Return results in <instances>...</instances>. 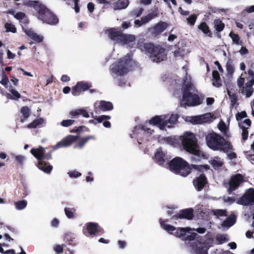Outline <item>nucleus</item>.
Listing matches in <instances>:
<instances>
[{
    "mask_svg": "<svg viewBox=\"0 0 254 254\" xmlns=\"http://www.w3.org/2000/svg\"><path fill=\"white\" fill-rule=\"evenodd\" d=\"M193 169L197 171V174H200L198 177H195L193 180V185L198 191H201L206 185L208 184L207 177L205 176L203 172L209 169V166L208 165H192Z\"/></svg>",
    "mask_w": 254,
    "mask_h": 254,
    "instance_id": "6e6552de",
    "label": "nucleus"
},
{
    "mask_svg": "<svg viewBox=\"0 0 254 254\" xmlns=\"http://www.w3.org/2000/svg\"><path fill=\"white\" fill-rule=\"evenodd\" d=\"M79 138L78 135H68L64 138L61 141L59 142L55 147H67L75 142Z\"/></svg>",
    "mask_w": 254,
    "mask_h": 254,
    "instance_id": "6ab92c4d",
    "label": "nucleus"
},
{
    "mask_svg": "<svg viewBox=\"0 0 254 254\" xmlns=\"http://www.w3.org/2000/svg\"><path fill=\"white\" fill-rule=\"evenodd\" d=\"M15 159L16 161L20 165H22L25 159V157L21 155H18L15 156Z\"/></svg>",
    "mask_w": 254,
    "mask_h": 254,
    "instance_id": "4d7b16f0",
    "label": "nucleus"
},
{
    "mask_svg": "<svg viewBox=\"0 0 254 254\" xmlns=\"http://www.w3.org/2000/svg\"><path fill=\"white\" fill-rule=\"evenodd\" d=\"M212 84L213 85L216 87H219L221 86V80L220 79V77L217 78L214 80H212Z\"/></svg>",
    "mask_w": 254,
    "mask_h": 254,
    "instance_id": "338daca9",
    "label": "nucleus"
},
{
    "mask_svg": "<svg viewBox=\"0 0 254 254\" xmlns=\"http://www.w3.org/2000/svg\"><path fill=\"white\" fill-rule=\"evenodd\" d=\"M83 128L87 129V128H86V127L83 126H80L79 127H76L74 129H72L70 131L71 132L79 133V132H81L83 130Z\"/></svg>",
    "mask_w": 254,
    "mask_h": 254,
    "instance_id": "774afa93",
    "label": "nucleus"
},
{
    "mask_svg": "<svg viewBox=\"0 0 254 254\" xmlns=\"http://www.w3.org/2000/svg\"><path fill=\"white\" fill-rule=\"evenodd\" d=\"M191 87L192 85L191 84L188 83L185 85V86L183 90L182 98L186 97L187 95H188L189 94L191 93L190 92Z\"/></svg>",
    "mask_w": 254,
    "mask_h": 254,
    "instance_id": "a18cd8bd",
    "label": "nucleus"
},
{
    "mask_svg": "<svg viewBox=\"0 0 254 254\" xmlns=\"http://www.w3.org/2000/svg\"><path fill=\"white\" fill-rule=\"evenodd\" d=\"M90 139H95V137L94 135H88L85 137H81L79 138L78 142L75 148L78 147L79 148H82L84 147L85 144Z\"/></svg>",
    "mask_w": 254,
    "mask_h": 254,
    "instance_id": "c756f323",
    "label": "nucleus"
},
{
    "mask_svg": "<svg viewBox=\"0 0 254 254\" xmlns=\"http://www.w3.org/2000/svg\"><path fill=\"white\" fill-rule=\"evenodd\" d=\"M174 55L175 57H183L184 55L183 50H181L179 48L177 50L174 52Z\"/></svg>",
    "mask_w": 254,
    "mask_h": 254,
    "instance_id": "69168bd1",
    "label": "nucleus"
},
{
    "mask_svg": "<svg viewBox=\"0 0 254 254\" xmlns=\"http://www.w3.org/2000/svg\"><path fill=\"white\" fill-rule=\"evenodd\" d=\"M68 174L71 178H77L80 176L81 175V173H79V172H77V171H71V172H68Z\"/></svg>",
    "mask_w": 254,
    "mask_h": 254,
    "instance_id": "0e129e2a",
    "label": "nucleus"
},
{
    "mask_svg": "<svg viewBox=\"0 0 254 254\" xmlns=\"http://www.w3.org/2000/svg\"><path fill=\"white\" fill-rule=\"evenodd\" d=\"M207 147L213 151L231 152L233 147L230 141L226 140L223 136L216 132H209L205 136Z\"/></svg>",
    "mask_w": 254,
    "mask_h": 254,
    "instance_id": "7ed1b4c3",
    "label": "nucleus"
},
{
    "mask_svg": "<svg viewBox=\"0 0 254 254\" xmlns=\"http://www.w3.org/2000/svg\"><path fill=\"white\" fill-rule=\"evenodd\" d=\"M4 27L6 29V32H11L12 33H15L16 32V29L14 25L10 23H5Z\"/></svg>",
    "mask_w": 254,
    "mask_h": 254,
    "instance_id": "09e8293b",
    "label": "nucleus"
},
{
    "mask_svg": "<svg viewBox=\"0 0 254 254\" xmlns=\"http://www.w3.org/2000/svg\"><path fill=\"white\" fill-rule=\"evenodd\" d=\"M135 39V36L134 35L122 33L119 44L130 45L133 44Z\"/></svg>",
    "mask_w": 254,
    "mask_h": 254,
    "instance_id": "4be33fe9",
    "label": "nucleus"
},
{
    "mask_svg": "<svg viewBox=\"0 0 254 254\" xmlns=\"http://www.w3.org/2000/svg\"><path fill=\"white\" fill-rule=\"evenodd\" d=\"M194 217V210L192 208L182 209L177 213L173 215L171 219L177 220L178 219H185L192 220Z\"/></svg>",
    "mask_w": 254,
    "mask_h": 254,
    "instance_id": "2eb2a0df",
    "label": "nucleus"
},
{
    "mask_svg": "<svg viewBox=\"0 0 254 254\" xmlns=\"http://www.w3.org/2000/svg\"><path fill=\"white\" fill-rule=\"evenodd\" d=\"M64 241L67 242L68 245L74 246L75 245L74 238L71 233H66L64 236Z\"/></svg>",
    "mask_w": 254,
    "mask_h": 254,
    "instance_id": "58836bf2",
    "label": "nucleus"
},
{
    "mask_svg": "<svg viewBox=\"0 0 254 254\" xmlns=\"http://www.w3.org/2000/svg\"><path fill=\"white\" fill-rule=\"evenodd\" d=\"M218 129L222 132L224 136L226 137H229L230 134L229 133V130L228 127H226L225 124L223 121L220 122L218 125Z\"/></svg>",
    "mask_w": 254,
    "mask_h": 254,
    "instance_id": "473e14b6",
    "label": "nucleus"
},
{
    "mask_svg": "<svg viewBox=\"0 0 254 254\" xmlns=\"http://www.w3.org/2000/svg\"><path fill=\"white\" fill-rule=\"evenodd\" d=\"M247 117V113L245 111H241V112H238L236 114V118L237 121L239 122L243 118Z\"/></svg>",
    "mask_w": 254,
    "mask_h": 254,
    "instance_id": "5fc2aeb1",
    "label": "nucleus"
},
{
    "mask_svg": "<svg viewBox=\"0 0 254 254\" xmlns=\"http://www.w3.org/2000/svg\"><path fill=\"white\" fill-rule=\"evenodd\" d=\"M205 115L194 116L192 117H188L187 121H188L193 125H200L206 122Z\"/></svg>",
    "mask_w": 254,
    "mask_h": 254,
    "instance_id": "5701e85b",
    "label": "nucleus"
},
{
    "mask_svg": "<svg viewBox=\"0 0 254 254\" xmlns=\"http://www.w3.org/2000/svg\"><path fill=\"white\" fill-rule=\"evenodd\" d=\"M66 245L65 244H63L62 246L56 245L54 247V250L57 254H60V253L63 252V248Z\"/></svg>",
    "mask_w": 254,
    "mask_h": 254,
    "instance_id": "bf43d9fd",
    "label": "nucleus"
},
{
    "mask_svg": "<svg viewBox=\"0 0 254 254\" xmlns=\"http://www.w3.org/2000/svg\"><path fill=\"white\" fill-rule=\"evenodd\" d=\"M111 117L109 115H102L99 116H96L95 120L97 121L98 123L103 122V126L106 128H110L111 127V124L110 122L108 121V120L111 119Z\"/></svg>",
    "mask_w": 254,
    "mask_h": 254,
    "instance_id": "b1692460",
    "label": "nucleus"
},
{
    "mask_svg": "<svg viewBox=\"0 0 254 254\" xmlns=\"http://www.w3.org/2000/svg\"><path fill=\"white\" fill-rule=\"evenodd\" d=\"M226 67L228 73L232 74L234 72V67L232 64V62L230 60L227 61Z\"/></svg>",
    "mask_w": 254,
    "mask_h": 254,
    "instance_id": "8fccbe9b",
    "label": "nucleus"
},
{
    "mask_svg": "<svg viewBox=\"0 0 254 254\" xmlns=\"http://www.w3.org/2000/svg\"><path fill=\"white\" fill-rule=\"evenodd\" d=\"M106 33H108L111 40L115 41L119 43L123 32L121 30L117 31L115 28H112L107 30Z\"/></svg>",
    "mask_w": 254,
    "mask_h": 254,
    "instance_id": "412c9836",
    "label": "nucleus"
},
{
    "mask_svg": "<svg viewBox=\"0 0 254 254\" xmlns=\"http://www.w3.org/2000/svg\"><path fill=\"white\" fill-rule=\"evenodd\" d=\"M69 115L72 118L78 117L79 115H82L83 117L85 118H89L90 116L88 112L83 109L72 110L69 112Z\"/></svg>",
    "mask_w": 254,
    "mask_h": 254,
    "instance_id": "cd10ccee",
    "label": "nucleus"
},
{
    "mask_svg": "<svg viewBox=\"0 0 254 254\" xmlns=\"http://www.w3.org/2000/svg\"><path fill=\"white\" fill-rule=\"evenodd\" d=\"M30 152L38 160L37 165L38 168L45 173H51L53 166L45 160H49L52 158V151L46 153L44 148L39 146L37 148L31 149Z\"/></svg>",
    "mask_w": 254,
    "mask_h": 254,
    "instance_id": "423d86ee",
    "label": "nucleus"
},
{
    "mask_svg": "<svg viewBox=\"0 0 254 254\" xmlns=\"http://www.w3.org/2000/svg\"><path fill=\"white\" fill-rule=\"evenodd\" d=\"M179 118V115L177 114H172L169 118V119L167 120H164V122H166V126H167L168 123L170 124H176Z\"/></svg>",
    "mask_w": 254,
    "mask_h": 254,
    "instance_id": "79ce46f5",
    "label": "nucleus"
},
{
    "mask_svg": "<svg viewBox=\"0 0 254 254\" xmlns=\"http://www.w3.org/2000/svg\"><path fill=\"white\" fill-rule=\"evenodd\" d=\"M92 87V84L87 81H78L72 87L71 93L73 96H78L81 93L88 90Z\"/></svg>",
    "mask_w": 254,
    "mask_h": 254,
    "instance_id": "4468645a",
    "label": "nucleus"
},
{
    "mask_svg": "<svg viewBox=\"0 0 254 254\" xmlns=\"http://www.w3.org/2000/svg\"><path fill=\"white\" fill-rule=\"evenodd\" d=\"M226 211L224 210H216L214 211V214L218 217L226 216Z\"/></svg>",
    "mask_w": 254,
    "mask_h": 254,
    "instance_id": "13d9d810",
    "label": "nucleus"
},
{
    "mask_svg": "<svg viewBox=\"0 0 254 254\" xmlns=\"http://www.w3.org/2000/svg\"><path fill=\"white\" fill-rule=\"evenodd\" d=\"M82 232L86 236L101 235L105 233L104 229L98 223L94 222L87 223Z\"/></svg>",
    "mask_w": 254,
    "mask_h": 254,
    "instance_id": "ddd939ff",
    "label": "nucleus"
},
{
    "mask_svg": "<svg viewBox=\"0 0 254 254\" xmlns=\"http://www.w3.org/2000/svg\"><path fill=\"white\" fill-rule=\"evenodd\" d=\"M244 181V176L238 173L232 175L228 183H224V186L227 189V193L231 194L237 190Z\"/></svg>",
    "mask_w": 254,
    "mask_h": 254,
    "instance_id": "9d476101",
    "label": "nucleus"
},
{
    "mask_svg": "<svg viewBox=\"0 0 254 254\" xmlns=\"http://www.w3.org/2000/svg\"><path fill=\"white\" fill-rule=\"evenodd\" d=\"M136 48L142 52L149 55L150 58L154 62L159 63L167 58V54L165 53L166 50L159 45L146 43L143 38L138 40Z\"/></svg>",
    "mask_w": 254,
    "mask_h": 254,
    "instance_id": "f03ea898",
    "label": "nucleus"
},
{
    "mask_svg": "<svg viewBox=\"0 0 254 254\" xmlns=\"http://www.w3.org/2000/svg\"><path fill=\"white\" fill-rule=\"evenodd\" d=\"M94 107L95 113L98 114L101 111L106 112V111L112 110L113 109V105L111 102L101 100L99 103H95Z\"/></svg>",
    "mask_w": 254,
    "mask_h": 254,
    "instance_id": "a211bd4d",
    "label": "nucleus"
},
{
    "mask_svg": "<svg viewBox=\"0 0 254 254\" xmlns=\"http://www.w3.org/2000/svg\"><path fill=\"white\" fill-rule=\"evenodd\" d=\"M76 209L74 208L65 207L64 208V212L66 216L69 219H73L75 217Z\"/></svg>",
    "mask_w": 254,
    "mask_h": 254,
    "instance_id": "c9c22d12",
    "label": "nucleus"
},
{
    "mask_svg": "<svg viewBox=\"0 0 254 254\" xmlns=\"http://www.w3.org/2000/svg\"><path fill=\"white\" fill-rule=\"evenodd\" d=\"M248 78H251L250 81L247 83V87H252L254 85V72L252 69L248 70Z\"/></svg>",
    "mask_w": 254,
    "mask_h": 254,
    "instance_id": "c03bdc74",
    "label": "nucleus"
},
{
    "mask_svg": "<svg viewBox=\"0 0 254 254\" xmlns=\"http://www.w3.org/2000/svg\"><path fill=\"white\" fill-rule=\"evenodd\" d=\"M211 164L214 169H218L222 167L223 163L220 161L213 159L211 161Z\"/></svg>",
    "mask_w": 254,
    "mask_h": 254,
    "instance_id": "3c124183",
    "label": "nucleus"
},
{
    "mask_svg": "<svg viewBox=\"0 0 254 254\" xmlns=\"http://www.w3.org/2000/svg\"><path fill=\"white\" fill-rule=\"evenodd\" d=\"M203 97H200L196 94L190 93L186 97L182 98V101L181 102L182 106L193 107L199 105L202 103Z\"/></svg>",
    "mask_w": 254,
    "mask_h": 254,
    "instance_id": "9b49d317",
    "label": "nucleus"
},
{
    "mask_svg": "<svg viewBox=\"0 0 254 254\" xmlns=\"http://www.w3.org/2000/svg\"><path fill=\"white\" fill-rule=\"evenodd\" d=\"M169 27V24L164 21H160L151 28L150 32L152 36L156 38H158L160 34L165 31Z\"/></svg>",
    "mask_w": 254,
    "mask_h": 254,
    "instance_id": "dca6fc26",
    "label": "nucleus"
},
{
    "mask_svg": "<svg viewBox=\"0 0 254 254\" xmlns=\"http://www.w3.org/2000/svg\"><path fill=\"white\" fill-rule=\"evenodd\" d=\"M158 15V8H156L154 11L149 13L146 16H143L141 18L142 24H146L149 22L153 18L157 17Z\"/></svg>",
    "mask_w": 254,
    "mask_h": 254,
    "instance_id": "7c9ffc66",
    "label": "nucleus"
},
{
    "mask_svg": "<svg viewBox=\"0 0 254 254\" xmlns=\"http://www.w3.org/2000/svg\"><path fill=\"white\" fill-rule=\"evenodd\" d=\"M237 203L243 206L254 205V189L247 190L237 200Z\"/></svg>",
    "mask_w": 254,
    "mask_h": 254,
    "instance_id": "f8f14e48",
    "label": "nucleus"
},
{
    "mask_svg": "<svg viewBox=\"0 0 254 254\" xmlns=\"http://www.w3.org/2000/svg\"><path fill=\"white\" fill-rule=\"evenodd\" d=\"M216 241L218 242V244L221 245L227 242L228 239H226L225 236L222 234H218L216 237Z\"/></svg>",
    "mask_w": 254,
    "mask_h": 254,
    "instance_id": "de8ad7c7",
    "label": "nucleus"
},
{
    "mask_svg": "<svg viewBox=\"0 0 254 254\" xmlns=\"http://www.w3.org/2000/svg\"><path fill=\"white\" fill-rule=\"evenodd\" d=\"M159 221L160 226L163 229L166 231L169 234H174L175 236L180 238L182 240L193 241L195 239L197 240L200 237L197 233L188 234V233H190V231H191V228L190 227H179L176 228L174 226L166 223L169 221L168 219L162 220V218H160Z\"/></svg>",
    "mask_w": 254,
    "mask_h": 254,
    "instance_id": "20e7f679",
    "label": "nucleus"
},
{
    "mask_svg": "<svg viewBox=\"0 0 254 254\" xmlns=\"http://www.w3.org/2000/svg\"><path fill=\"white\" fill-rule=\"evenodd\" d=\"M165 154L162 152L161 148L156 150L154 155V159L156 162L160 165H163L165 163Z\"/></svg>",
    "mask_w": 254,
    "mask_h": 254,
    "instance_id": "bb28decb",
    "label": "nucleus"
},
{
    "mask_svg": "<svg viewBox=\"0 0 254 254\" xmlns=\"http://www.w3.org/2000/svg\"><path fill=\"white\" fill-rule=\"evenodd\" d=\"M23 4L33 8L35 10L34 15L44 23L54 26L59 22L58 16L49 9L45 4L39 0H26Z\"/></svg>",
    "mask_w": 254,
    "mask_h": 254,
    "instance_id": "f257e3e1",
    "label": "nucleus"
},
{
    "mask_svg": "<svg viewBox=\"0 0 254 254\" xmlns=\"http://www.w3.org/2000/svg\"><path fill=\"white\" fill-rule=\"evenodd\" d=\"M10 92L11 93L12 95L13 96V97H12L11 98L13 99H17L20 98L21 96L20 94L19 93L18 91H17L15 90L14 89H11L10 90Z\"/></svg>",
    "mask_w": 254,
    "mask_h": 254,
    "instance_id": "e2e57ef3",
    "label": "nucleus"
},
{
    "mask_svg": "<svg viewBox=\"0 0 254 254\" xmlns=\"http://www.w3.org/2000/svg\"><path fill=\"white\" fill-rule=\"evenodd\" d=\"M227 94H228L231 100V107L233 108L237 103L238 96L235 93L231 92V90L229 89H227Z\"/></svg>",
    "mask_w": 254,
    "mask_h": 254,
    "instance_id": "72a5a7b5",
    "label": "nucleus"
},
{
    "mask_svg": "<svg viewBox=\"0 0 254 254\" xmlns=\"http://www.w3.org/2000/svg\"><path fill=\"white\" fill-rule=\"evenodd\" d=\"M168 168L174 173L183 177L187 176L193 169L187 161L180 157H176L168 164Z\"/></svg>",
    "mask_w": 254,
    "mask_h": 254,
    "instance_id": "0eeeda50",
    "label": "nucleus"
},
{
    "mask_svg": "<svg viewBox=\"0 0 254 254\" xmlns=\"http://www.w3.org/2000/svg\"><path fill=\"white\" fill-rule=\"evenodd\" d=\"M182 145L184 149L196 157V160L206 158L204 153L199 150L197 141L194 133L187 132L183 136Z\"/></svg>",
    "mask_w": 254,
    "mask_h": 254,
    "instance_id": "39448f33",
    "label": "nucleus"
},
{
    "mask_svg": "<svg viewBox=\"0 0 254 254\" xmlns=\"http://www.w3.org/2000/svg\"><path fill=\"white\" fill-rule=\"evenodd\" d=\"M236 220L234 217H228L223 221L222 226L223 227H230L235 223Z\"/></svg>",
    "mask_w": 254,
    "mask_h": 254,
    "instance_id": "4c0bfd02",
    "label": "nucleus"
},
{
    "mask_svg": "<svg viewBox=\"0 0 254 254\" xmlns=\"http://www.w3.org/2000/svg\"><path fill=\"white\" fill-rule=\"evenodd\" d=\"M197 28L204 34L211 38L213 36L212 32L208 26V24L205 22H201L199 25H198Z\"/></svg>",
    "mask_w": 254,
    "mask_h": 254,
    "instance_id": "a878e982",
    "label": "nucleus"
},
{
    "mask_svg": "<svg viewBox=\"0 0 254 254\" xmlns=\"http://www.w3.org/2000/svg\"><path fill=\"white\" fill-rule=\"evenodd\" d=\"M26 15L25 13H24V12L18 11L16 14H14V17L16 19L20 20L21 19L24 18Z\"/></svg>",
    "mask_w": 254,
    "mask_h": 254,
    "instance_id": "680f3d73",
    "label": "nucleus"
},
{
    "mask_svg": "<svg viewBox=\"0 0 254 254\" xmlns=\"http://www.w3.org/2000/svg\"><path fill=\"white\" fill-rule=\"evenodd\" d=\"M213 242V239L212 238H207L205 243H199V246L197 245L192 246V248L195 253L197 254H208V250H209L211 247L210 245H208L211 244Z\"/></svg>",
    "mask_w": 254,
    "mask_h": 254,
    "instance_id": "f3484780",
    "label": "nucleus"
},
{
    "mask_svg": "<svg viewBox=\"0 0 254 254\" xmlns=\"http://www.w3.org/2000/svg\"><path fill=\"white\" fill-rule=\"evenodd\" d=\"M27 205V201L25 200H19L15 203V206L17 210L24 209Z\"/></svg>",
    "mask_w": 254,
    "mask_h": 254,
    "instance_id": "a19ab883",
    "label": "nucleus"
},
{
    "mask_svg": "<svg viewBox=\"0 0 254 254\" xmlns=\"http://www.w3.org/2000/svg\"><path fill=\"white\" fill-rule=\"evenodd\" d=\"M131 63V59L127 56L120 59L118 62L112 64L110 70L118 75H124L128 72V67Z\"/></svg>",
    "mask_w": 254,
    "mask_h": 254,
    "instance_id": "1a4fd4ad",
    "label": "nucleus"
},
{
    "mask_svg": "<svg viewBox=\"0 0 254 254\" xmlns=\"http://www.w3.org/2000/svg\"><path fill=\"white\" fill-rule=\"evenodd\" d=\"M197 17V16L196 14H192L188 18H187V21L190 26H193L196 21Z\"/></svg>",
    "mask_w": 254,
    "mask_h": 254,
    "instance_id": "49530a36",
    "label": "nucleus"
},
{
    "mask_svg": "<svg viewBox=\"0 0 254 254\" xmlns=\"http://www.w3.org/2000/svg\"><path fill=\"white\" fill-rule=\"evenodd\" d=\"M19 21V22L21 23V25H22V28H23V29H24L29 23V20L26 15Z\"/></svg>",
    "mask_w": 254,
    "mask_h": 254,
    "instance_id": "864d4df0",
    "label": "nucleus"
},
{
    "mask_svg": "<svg viewBox=\"0 0 254 254\" xmlns=\"http://www.w3.org/2000/svg\"><path fill=\"white\" fill-rule=\"evenodd\" d=\"M44 120L42 118H37L28 124L27 127L29 128H35L37 127H41L42 124L44 123Z\"/></svg>",
    "mask_w": 254,
    "mask_h": 254,
    "instance_id": "2f4dec72",
    "label": "nucleus"
},
{
    "mask_svg": "<svg viewBox=\"0 0 254 254\" xmlns=\"http://www.w3.org/2000/svg\"><path fill=\"white\" fill-rule=\"evenodd\" d=\"M1 76H2V79L0 81V83L5 87H7L9 82V79L5 71L2 70L1 71Z\"/></svg>",
    "mask_w": 254,
    "mask_h": 254,
    "instance_id": "37998d69",
    "label": "nucleus"
},
{
    "mask_svg": "<svg viewBox=\"0 0 254 254\" xmlns=\"http://www.w3.org/2000/svg\"><path fill=\"white\" fill-rule=\"evenodd\" d=\"M32 39L36 41V42L40 43L42 42L43 40V37L38 35L37 33H35L33 36L31 38Z\"/></svg>",
    "mask_w": 254,
    "mask_h": 254,
    "instance_id": "052dcab7",
    "label": "nucleus"
},
{
    "mask_svg": "<svg viewBox=\"0 0 254 254\" xmlns=\"http://www.w3.org/2000/svg\"><path fill=\"white\" fill-rule=\"evenodd\" d=\"M149 124L154 126H158L161 130H163L166 127V122H164V119L161 116L158 115L152 117L149 121Z\"/></svg>",
    "mask_w": 254,
    "mask_h": 254,
    "instance_id": "aec40b11",
    "label": "nucleus"
},
{
    "mask_svg": "<svg viewBox=\"0 0 254 254\" xmlns=\"http://www.w3.org/2000/svg\"><path fill=\"white\" fill-rule=\"evenodd\" d=\"M21 113L23 115L24 119L21 120V123H23L25 120L27 119L30 115V110L27 106L23 107L21 108Z\"/></svg>",
    "mask_w": 254,
    "mask_h": 254,
    "instance_id": "e433bc0d",
    "label": "nucleus"
},
{
    "mask_svg": "<svg viewBox=\"0 0 254 254\" xmlns=\"http://www.w3.org/2000/svg\"><path fill=\"white\" fill-rule=\"evenodd\" d=\"M239 127L242 129V138L243 140H246L249 137V127H244L241 123H239Z\"/></svg>",
    "mask_w": 254,
    "mask_h": 254,
    "instance_id": "f704fd0d",
    "label": "nucleus"
},
{
    "mask_svg": "<svg viewBox=\"0 0 254 254\" xmlns=\"http://www.w3.org/2000/svg\"><path fill=\"white\" fill-rule=\"evenodd\" d=\"M143 10L144 9L142 8L134 9L129 12V15L130 17L132 18L138 17L141 15Z\"/></svg>",
    "mask_w": 254,
    "mask_h": 254,
    "instance_id": "ea45409f",
    "label": "nucleus"
},
{
    "mask_svg": "<svg viewBox=\"0 0 254 254\" xmlns=\"http://www.w3.org/2000/svg\"><path fill=\"white\" fill-rule=\"evenodd\" d=\"M213 26L215 30L216 31L217 36L218 38H220L221 35L219 33L224 30L225 27L224 23L220 19H215L213 21Z\"/></svg>",
    "mask_w": 254,
    "mask_h": 254,
    "instance_id": "393cba45",
    "label": "nucleus"
},
{
    "mask_svg": "<svg viewBox=\"0 0 254 254\" xmlns=\"http://www.w3.org/2000/svg\"><path fill=\"white\" fill-rule=\"evenodd\" d=\"M74 123L73 120H63L61 123V125L64 127H68L71 126Z\"/></svg>",
    "mask_w": 254,
    "mask_h": 254,
    "instance_id": "603ef678",
    "label": "nucleus"
},
{
    "mask_svg": "<svg viewBox=\"0 0 254 254\" xmlns=\"http://www.w3.org/2000/svg\"><path fill=\"white\" fill-rule=\"evenodd\" d=\"M230 36L232 39L234 43L236 44H239L240 37L238 34L234 33L233 32H231L230 33Z\"/></svg>",
    "mask_w": 254,
    "mask_h": 254,
    "instance_id": "6e6d98bb",
    "label": "nucleus"
},
{
    "mask_svg": "<svg viewBox=\"0 0 254 254\" xmlns=\"http://www.w3.org/2000/svg\"><path fill=\"white\" fill-rule=\"evenodd\" d=\"M129 1L128 0H118L114 4V10H122L128 6Z\"/></svg>",
    "mask_w": 254,
    "mask_h": 254,
    "instance_id": "c85d7f7f",
    "label": "nucleus"
}]
</instances>
